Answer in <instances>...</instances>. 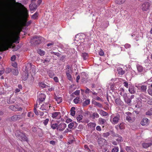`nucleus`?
Wrapping results in <instances>:
<instances>
[{
  "label": "nucleus",
  "mask_w": 152,
  "mask_h": 152,
  "mask_svg": "<svg viewBox=\"0 0 152 152\" xmlns=\"http://www.w3.org/2000/svg\"><path fill=\"white\" fill-rule=\"evenodd\" d=\"M118 73L119 75H122L125 73V71L121 67H119L117 69Z\"/></svg>",
  "instance_id": "obj_16"
},
{
  "label": "nucleus",
  "mask_w": 152,
  "mask_h": 152,
  "mask_svg": "<svg viewBox=\"0 0 152 152\" xmlns=\"http://www.w3.org/2000/svg\"><path fill=\"white\" fill-rule=\"evenodd\" d=\"M115 102L118 105H121L123 104V102L121 100L118 98H116L115 99Z\"/></svg>",
  "instance_id": "obj_19"
},
{
  "label": "nucleus",
  "mask_w": 152,
  "mask_h": 152,
  "mask_svg": "<svg viewBox=\"0 0 152 152\" xmlns=\"http://www.w3.org/2000/svg\"><path fill=\"white\" fill-rule=\"evenodd\" d=\"M17 117L16 115H14L11 117L9 118L8 120L10 121H17Z\"/></svg>",
  "instance_id": "obj_24"
},
{
  "label": "nucleus",
  "mask_w": 152,
  "mask_h": 152,
  "mask_svg": "<svg viewBox=\"0 0 152 152\" xmlns=\"http://www.w3.org/2000/svg\"><path fill=\"white\" fill-rule=\"evenodd\" d=\"M42 39V37H41L35 36L31 39V42L32 45L36 46L41 43Z\"/></svg>",
  "instance_id": "obj_3"
},
{
  "label": "nucleus",
  "mask_w": 152,
  "mask_h": 152,
  "mask_svg": "<svg viewBox=\"0 0 152 152\" xmlns=\"http://www.w3.org/2000/svg\"><path fill=\"white\" fill-rule=\"evenodd\" d=\"M82 56L84 60H86L88 58V54L86 53H83L82 54Z\"/></svg>",
  "instance_id": "obj_33"
},
{
  "label": "nucleus",
  "mask_w": 152,
  "mask_h": 152,
  "mask_svg": "<svg viewBox=\"0 0 152 152\" xmlns=\"http://www.w3.org/2000/svg\"><path fill=\"white\" fill-rule=\"evenodd\" d=\"M75 108L74 107H72L71 109L70 114L72 116H74L76 112H75Z\"/></svg>",
  "instance_id": "obj_23"
},
{
  "label": "nucleus",
  "mask_w": 152,
  "mask_h": 152,
  "mask_svg": "<svg viewBox=\"0 0 152 152\" xmlns=\"http://www.w3.org/2000/svg\"><path fill=\"white\" fill-rule=\"evenodd\" d=\"M12 71V69H11L10 68H6V70H5V72L7 73H10V72H11Z\"/></svg>",
  "instance_id": "obj_55"
},
{
  "label": "nucleus",
  "mask_w": 152,
  "mask_h": 152,
  "mask_svg": "<svg viewBox=\"0 0 152 152\" xmlns=\"http://www.w3.org/2000/svg\"><path fill=\"white\" fill-rule=\"evenodd\" d=\"M149 94L152 96V90L149 89L148 90Z\"/></svg>",
  "instance_id": "obj_64"
},
{
  "label": "nucleus",
  "mask_w": 152,
  "mask_h": 152,
  "mask_svg": "<svg viewBox=\"0 0 152 152\" xmlns=\"http://www.w3.org/2000/svg\"><path fill=\"white\" fill-rule=\"evenodd\" d=\"M124 47L126 48H129L131 47V45L128 44H126L124 45Z\"/></svg>",
  "instance_id": "obj_62"
},
{
  "label": "nucleus",
  "mask_w": 152,
  "mask_h": 152,
  "mask_svg": "<svg viewBox=\"0 0 152 152\" xmlns=\"http://www.w3.org/2000/svg\"><path fill=\"white\" fill-rule=\"evenodd\" d=\"M51 127L53 129H57V128H58V125L56 123L55 124H52V123L50 125Z\"/></svg>",
  "instance_id": "obj_29"
},
{
  "label": "nucleus",
  "mask_w": 152,
  "mask_h": 152,
  "mask_svg": "<svg viewBox=\"0 0 152 152\" xmlns=\"http://www.w3.org/2000/svg\"><path fill=\"white\" fill-rule=\"evenodd\" d=\"M99 54L100 56H103L104 54L103 51L102 49L100 50V51L99 52Z\"/></svg>",
  "instance_id": "obj_57"
},
{
  "label": "nucleus",
  "mask_w": 152,
  "mask_h": 152,
  "mask_svg": "<svg viewBox=\"0 0 152 152\" xmlns=\"http://www.w3.org/2000/svg\"><path fill=\"white\" fill-rule=\"evenodd\" d=\"M142 145L144 148H147L150 146L148 143H143L142 144Z\"/></svg>",
  "instance_id": "obj_42"
},
{
  "label": "nucleus",
  "mask_w": 152,
  "mask_h": 152,
  "mask_svg": "<svg viewBox=\"0 0 152 152\" xmlns=\"http://www.w3.org/2000/svg\"><path fill=\"white\" fill-rule=\"evenodd\" d=\"M50 61V58L48 57L46 58L44 60L43 63H45L49 62Z\"/></svg>",
  "instance_id": "obj_48"
},
{
  "label": "nucleus",
  "mask_w": 152,
  "mask_h": 152,
  "mask_svg": "<svg viewBox=\"0 0 152 152\" xmlns=\"http://www.w3.org/2000/svg\"><path fill=\"white\" fill-rule=\"evenodd\" d=\"M47 73L48 74L49 76L51 78H52L55 75V74L53 72L50 70H48L47 71Z\"/></svg>",
  "instance_id": "obj_17"
},
{
  "label": "nucleus",
  "mask_w": 152,
  "mask_h": 152,
  "mask_svg": "<svg viewBox=\"0 0 152 152\" xmlns=\"http://www.w3.org/2000/svg\"><path fill=\"white\" fill-rule=\"evenodd\" d=\"M124 125L123 123H121L119 126V128L121 129H124Z\"/></svg>",
  "instance_id": "obj_49"
},
{
  "label": "nucleus",
  "mask_w": 152,
  "mask_h": 152,
  "mask_svg": "<svg viewBox=\"0 0 152 152\" xmlns=\"http://www.w3.org/2000/svg\"><path fill=\"white\" fill-rule=\"evenodd\" d=\"M148 120V119L147 118L143 119L142 121L141 122V124L142 125H145L147 124Z\"/></svg>",
  "instance_id": "obj_38"
},
{
  "label": "nucleus",
  "mask_w": 152,
  "mask_h": 152,
  "mask_svg": "<svg viewBox=\"0 0 152 152\" xmlns=\"http://www.w3.org/2000/svg\"><path fill=\"white\" fill-rule=\"evenodd\" d=\"M4 87H5V88L6 89L7 88H8L9 87H11L9 85H8L6 83H4Z\"/></svg>",
  "instance_id": "obj_59"
},
{
  "label": "nucleus",
  "mask_w": 152,
  "mask_h": 152,
  "mask_svg": "<svg viewBox=\"0 0 152 152\" xmlns=\"http://www.w3.org/2000/svg\"><path fill=\"white\" fill-rule=\"evenodd\" d=\"M97 110L99 112V114L102 115L106 116L108 115V113L102 110L97 109Z\"/></svg>",
  "instance_id": "obj_14"
},
{
  "label": "nucleus",
  "mask_w": 152,
  "mask_h": 152,
  "mask_svg": "<svg viewBox=\"0 0 152 152\" xmlns=\"http://www.w3.org/2000/svg\"><path fill=\"white\" fill-rule=\"evenodd\" d=\"M31 66H32V65H31V63L28 64V65H27V66H26V70H27L28 71V69L29 68V67H30V68H31Z\"/></svg>",
  "instance_id": "obj_60"
},
{
  "label": "nucleus",
  "mask_w": 152,
  "mask_h": 152,
  "mask_svg": "<svg viewBox=\"0 0 152 152\" xmlns=\"http://www.w3.org/2000/svg\"><path fill=\"white\" fill-rule=\"evenodd\" d=\"M80 101V98L79 97L75 98L73 100L74 102L77 104Z\"/></svg>",
  "instance_id": "obj_46"
},
{
  "label": "nucleus",
  "mask_w": 152,
  "mask_h": 152,
  "mask_svg": "<svg viewBox=\"0 0 152 152\" xmlns=\"http://www.w3.org/2000/svg\"><path fill=\"white\" fill-rule=\"evenodd\" d=\"M110 134L109 132H107L106 133H103L102 135V136L104 137H107L110 135Z\"/></svg>",
  "instance_id": "obj_45"
},
{
  "label": "nucleus",
  "mask_w": 152,
  "mask_h": 152,
  "mask_svg": "<svg viewBox=\"0 0 152 152\" xmlns=\"http://www.w3.org/2000/svg\"><path fill=\"white\" fill-rule=\"evenodd\" d=\"M119 116H115L113 118V122L112 123L114 124H116L118 123V121L119 119Z\"/></svg>",
  "instance_id": "obj_20"
},
{
  "label": "nucleus",
  "mask_w": 152,
  "mask_h": 152,
  "mask_svg": "<svg viewBox=\"0 0 152 152\" xmlns=\"http://www.w3.org/2000/svg\"><path fill=\"white\" fill-rule=\"evenodd\" d=\"M66 127V125L64 123H62L58 125L57 130L60 131H63Z\"/></svg>",
  "instance_id": "obj_6"
},
{
  "label": "nucleus",
  "mask_w": 152,
  "mask_h": 152,
  "mask_svg": "<svg viewBox=\"0 0 152 152\" xmlns=\"http://www.w3.org/2000/svg\"><path fill=\"white\" fill-rule=\"evenodd\" d=\"M74 122H72L69 124L68 125V127L70 129H72V128L73 127H74Z\"/></svg>",
  "instance_id": "obj_44"
},
{
  "label": "nucleus",
  "mask_w": 152,
  "mask_h": 152,
  "mask_svg": "<svg viewBox=\"0 0 152 152\" xmlns=\"http://www.w3.org/2000/svg\"><path fill=\"white\" fill-rule=\"evenodd\" d=\"M126 114L127 115L126 116V120L128 121H130L132 120L131 116L132 115V113L129 112L126 113Z\"/></svg>",
  "instance_id": "obj_13"
},
{
  "label": "nucleus",
  "mask_w": 152,
  "mask_h": 152,
  "mask_svg": "<svg viewBox=\"0 0 152 152\" xmlns=\"http://www.w3.org/2000/svg\"><path fill=\"white\" fill-rule=\"evenodd\" d=\"M122 96L124 99L125 102L128 105H131L132 100L131 99L127 96V94L126 93H124Z\"/></svg>",
  "instance_id": "obj_4"
},
{
  "label": "nucleus",
  "mask_w": 152,
  "mask_h": 152,
  "mask_svg": "<svg viewBox=\"0 0 152 152\" xmlns=\"http://www.w3.org/2000/svg\"><path fill=\"white\" fill-rule=\"evenodd\" d=\"M65 56H62L61 57H60V60L63 62H64L65 61Z\"/></svg>",
  "instance_id": "obj_58"
},
{
  "label": "nucleus",
  "mask_w": 152,
  "mask_h": 152,
  "mask_svg": "<svg viewBox=\"0 0 152 152\" xmlns=\"http://www.w3.org/2000/svg\"><path fill=\"white\" fill-rule=\"evenodd\" d=\"M88 125L91 128H94L95 126H96V124L95 123L91 122L88 124Z\"/></svg>",
  "instance_id": "obj_28"
},
{
  "label": "nucleus",
  "mask_w": 152,
  "mask_h": 152,
  "mask_svg": "<svg viewBox=\"0 0 152 152\" xmlns=\"http://www.w3.org/2000/svg\"><path fill=\"white\" fill-rule=\"evenodd\" d=\"M15 134L16 136L22 141H27L28 138L26 137L25 133L21 132L19 131H17L15 132Z\"/></svg>",
  "instance_id": "obj_2"
},
{
  "label": "nucleus",
  "mask_w": 152,
  "mask_h": 152,
  "mask_svg": "<svg viewBox=\"0 0 152 152\" xmlns=\"http://www.w3.org/2000/svg\"><path fill=\"white\" fill-rule=\"evenodd\" d=\"M90 101L89 99L86 100L83 103V106H85L87 105H88L90 104Z\"/></svg>",
  "instance_id": "obj_40"
},
{
  "label": "nucleus",
  "mask_w": 152,
  "mask_h": 152,
  "mask_svg": "<svg viewBox=\"0 0 152 152\" xmlns=\"http://www.w3.org/2000/svg\"><path fill=\"white\" fill-rule=\"evenodd\" d=\"M38 13L37 12H35L32 15V18L34 19H36L38 17Z\"/></svg>",
  "instance_id": "obj_50"
},
{
  "label": "nucleus",
  "mask_w": 152,
  "mask_h": 152,
  "mask_svg": "<svg viewBox=\"0 0 152 152\" xmlns=\"http://www.w3.org/2000/svg\"><path fill=\"white\" fill-rule=\"evenodd\" d=\"M99 115L97 113H94L91 116L93 119H94L95 118H98L99 117Z\"/></svg>",
  "instance_id": "obj_30"
},
{
  "label": "nucleus",
  "mask_w": 152,
  "mask_h": 152,
  "mask_svg": "<svg viewBox=\"0 0 152 152\" xmlns=\"http://www.w3.org/2000/svg\"><path fill=\"white\" fill-rule=\"evenodd\" d=\"M92 103L93 104L99 107H102V105L101 103L99 102H97L95 100H92Z\"/></svg>",
  "instance_id": "obj_21"
},
{
  "label": "nucleus",
  "mask_w": 152,
  "mask_h": 152,
  "mask_svg": "<svg viewBox=\"0 0 152 152\" xmlns=\"http://www.w3.org/2000/svg\"><path fill=\"white\" fill-rule=\"evenodd\" d=\"M116 140L118 141V143H119L122 141L123 140L122 139V137L121 136H119V137Z\"/></svg>",
  "instance_id": "obj_52"
},
{
  "label": "nucleus",
  "mask_w": 152,
  "mask_h": 152,
  "mask_svg": "<svg viewBox=\"0 0 152 152\" xmlns=\"http://www.w3.org/2000/svg\"><path fill=\"white\" fill-rule=\"evenodd\" d=\"M106 140L102 138H101L98 140V142L99 145L100 146H102L104 144V142Z\"/></svg>",
  "instance_id": "obj_12"
},
{
  "label": "nucleus",
  "mask_w": 152,
  "mask_h": 152,
  "mask_svg": "<svg viewBox=\"0 0 152 152\" xmlns=\"http://www.w3.org/2000/svg\"><path fill=\"white\" fill-rule=\"evenodd\" d=\"M123 84H124V86L126 88H128L129 87L128 83L126 81L124 82Z\"/></svg>",
  "instance_id": "obj_61"
},
{
  "label": "nucleus",
  "mask_w": 152,
  "mask_h": 152,
  "mask_svg": "<svg viewBox=\"0 0 152 152\" xmlns=\"http://www.w3.org/2000/svg\"><path fill=\"white\" fill-rule=\"evenodd\" d=\"M39 85L40 87L42 88H46L48 86V85L42 82L39 83Z\"/></svg>",
  "instance_id": "obj_39"
},
{
  "label": "nucleus",
  "mask_w": 152,
  "mask_h": 152,
  "mask_svg": "<svg viewBox=\"0 0 152 152\" xmlns=\"http://www.w3.org/2000/svg\"><path fill=\"white\" fill-rule=\"evenodd\" d=\"M137 68L138 72H142L143 71V68L141 65L137 64Z\"/></svg>",
  "instance_id": "obj_27"
},
{
  "label": "nucleus",
  "mask_w": 152,
  "mask_h": 152,
  "mask_svg": "<svg viewBox=\"0 0 152 152\" xmlns=\"http://www.w3.org/2000/svg\"><path fill=\"white\" fill-rule=\"evenodd\" d=\"M28 77V73L27 72H24L22 75V79L24 80H26Z\"/></svg>",
  "instance_id": "obj_18"
},
{
  "label": "nucleus",
  "mask_w": 152,
  "mask_h": 152,
  "mask_svg": "<svg viewBox=\"0 0 152 152\" xmlns=\"http://www.w3.org/2000/svg\"><path fill=\"white\" fill-rule=\"evenodd\" d=\"M66 75L68 80H71L72 77L71 75L69 73V70H68L66 72Z\"/></svg>",
  "instance_id": "obj_26"
},
{
  "label": "nucleus",
  "mask_w": 152,
  "mask_h": 152,
  "mask_svg": "<svg viewBox=\"0 0 152 152\" xmlns=\"http://www.w3.org/2000/svg\"><path fill=\"white\" fill-rule=\"evenodd\" d=\"M129 92L131 94H134L135 93L134 87L133 86H130L129 88Z\"/></svg>",
  "instance_id": "obj_15"
},
{
  "label": "nucleus",
  "mask_w": 152,
  "mask_h": 152,
  "mask_svg": "<svg viewBox=\"0 0 152 152\" xmlns=\"http://www.w3.org/2000/svg\"><path fill=\"white\" fill-rule=\"evenodd\" d=\"M126 0H115V3L117 4H121L125 2Z\"/></svg>",
  "instance_id": "obj_34"
},
{
  "label": "nucleus",
  "mask_w": 152,
  "mask_h": 152,
  "mask_svg": "<svg viewBox=\"0 0 152 152\" xmlns=\"http://www.w3.org/2000/svg\"><path fill=\"white\" fill-rule=\"evenodd\" d=\"M31 23V21L30 20L28 22H26L25 23V25L26 26H29Z\"/></svg>",
  "instance_id": "obj_56"
},
{
  "label": "nucleus",
  "mask_w": 152,
  "mask_h": 152,
  "mask_svg": "<svg viewBox=\"0 0 152 152\" xmlns=\"http://www.w3.org/2000/svg\"><path fill=\"white\" fill-rule=\"evenodd\" d=\"M151 4L148 2H144L142 5V9L143 11H147L149 9Z\"/></svg>",
  "instance_id": "obj_5"
},
{
  "label": "nucleus",
  "mask_w": 152,
  "mask_h": 152,
  "mask_svg": "<svg viewBox=\"0 0 152 152\" xmlns=\"http://www.w3.org/2000/svg\"><path fill=\"white\" fill-rule=\"evenodd\" d=\"M132 147L126 146L125 149L127 152H134L132 149Z\"/></svg>",
  "instance_id": "obj_37"
},
{
  "label": "nucleus",
  "mask_w": 152,
  "mask_h": 152,
  "mask_svg": "<svg viewBox=\"0 0 152 152\" xmlns=\"http://www.w3.org/2000/svg\"><path fill=\"white\" fill-rule=\"evenodd\" d=\"M99 124L102 125H105L106 122V121L104 119L102 118H99Z\"/></svg>",
  "instance_id": "obj_22"
},
{
  "label": "nucleus",
  "mask_w": 152,
  "mask_h": 152,
  "mask_svg": "<svg viewBox=\"0 0 152 152\" xmlns=\"http://www.w3.org/2000/svg\"><path fill=\"white\" fill-rule=\"evenodd\" d=\"M9 108L13 111H21L22 110V108L20 107L18 108L17 105L14 106V105H12L10 106Z\"/></svg>",
  "instance_id": "obj_7"
},
{
  "label": "nucleus",
  "mask_w": 152,
  "mask_h": 152,
  "mask_svg": "<svg viewBox=\"0 0 152 152\" xmlns=\"http://www.w3.org/2000/svg\"><path fill=\"white\" fill-rule=\"evenodd\" d=\"M119 151V148L118 147L115 146L112 150V152H118Z\"/></svg>",
  "instance_id": "obj_43"
},
{
  "label": "nucleus",
  "mask_w": 152,
  "mask_h": 152,
  "mask_svg": "<svg viewBox=\"0 0 152 152\" xmlns=\"http://www.w3.org/2000/svg\"><path fill=\"white\" fill-rule=\"evenodd\" d=\"M147 115H152V108L149 109L145 113Z\"/></svg>",
  "instance_id": "obj_41"
},
{
  "label": "nucleus",
  "mask_w": 152,
  "mask_h": 152,
  "mask_svg": "<svg viewBox=\"0 0 152 152\" xmlns=\"http://www.w3.org/2000/svg\"><path fill=\"white\" fill-rule=\"evenodd\" d=\"M61 113L60 112H55L52 113V117L53 118H56L58 119L61 118Z\"/></svg>",
  "instance_id": "obj_9"
},
{
  "label": "nucleus",
  "mask_w": 152,
  "mask_h": 152,
  "mask_svg": "<svg viewBox=\"0 0 152 152\" xmlns=\"http://www.w3.org/2000/svg\"><path fill=\"white\" fill-rule=\"evenodd\" d=\"M83 116L82 115H79L77 117V119L78 122L83 123L84 121H83Z\"/></svg>",
  "instance_id": "obj_25"
},
{
  "label": "nucleus",
  "mask_w": 152,
  "mask_h": 152,
  "mask_svg": "<svg viewBox=\"0 0 152 152\" xmlns=\"http://www.w3.org/2000/svg\"><path fill=\"white\" fill-rule=\"evenodd\" d=\"M49 108L50 107V105L49 106L48 103H45L41 105L40 109L42 110L48 111L49 109Z\"/></svg>",
  "instance_id": "obj_8"
},
{
  "label": "nucleus",
  "mask_w": 152,
  "mask_h": 152,
  "mask_svg": "<svg viewBox=\"0 0 152 152\" xmlns=\"http://www.w3.org/2000/svg\"><path fill=\"white\" fill-rule=\"evenodd\" d=\"M37 128L35 127H33L31 128V130L34 132H35L37 131Z\"/></svg>",
  "instance_id": "obj_54"
},
{
  "label": "nucleus",
  "mask_w": 152,
  "mask_h": 152,
  "mask_svg": "<svg viewBox=\"0 0 152 152\" xmlns=\"http://www.w3.org/2000/svg\"><path fill=\"white\" fill-rule=\"evenodd\" d=\"M46 98V96L45 94H39L38 96V99L39 101V102H42L44 101Z\"/></svg>",
  "instance_id": "obj_10"
},
{
  "label": "nucleus",
  "mask_w": 152,
  "mask_h": 152,
  "mask_svg": "<svg viewBox=\"0 0 152 152\" xmlns=\"http://www.w3.org/2000/svg\"><path fill=\"white\" fill-rule=\"evenodd\" d=\"M19 39V37H13L7 41L3 42L1 44L0 43V46L4 50H6L8 49L9 46L10 44H12L14 43H18Z\"/></svg>",
  "instance_id": "obj_1"
},
{
  "label": "nucleus",
  "mask_w": 152,
  "mask_h": 152,
  "mask_svg": "<svg viewBox=\"0 0 152 152\" xmlns=\"http://www.w3.org/2000/svg\"><path fill=\"white\" fill-rule=\"evenodd\" d=\"M147 89L146 86H145L142 85L140 86V90L142 92H145L146 91Z\"/></svg>",
  "instance_id": "obj_36"
},
{
  "label": "nucleus",
  "mask_w": 152,
  "mask_h": 152,
  "mask_svg": "<svg viewBox=\"0 0 152 152\" xmlns=\"http://www.w3.org/2000/svg\"><path fill=\"white\" fill-rule=\"evenodd\" d=\"M37 53L41 56H43L45 54L44 51L41 49H39L37 50Z\"/></svg>",
  "instance_id": "obj_32"
},
{
  "label": "nucleus",
  "mask_w": 152,
  "mask_h": 152,
  "mask_svg": "<svg viewBox=\"0 0 152 152\" xmlns=\"http://www.w3.org/2000/svg\"><path fill=\"white\" fill-rule=\"evenodd\" d=\"M90 92H92L91 91H90L88 88H86V89L85 91V93L86 94H88Z\"/></svg>",
  "instance_id": "obj_63"
},
{
  "label": "nucleus",
  "mask_w": 152,
  "mask_h": 152,
  "mask_svg": "<svg viewBox=\"0 0 152 152\" xmlns=\"http://www.w3.org/2000/svg\"><path fill=\"white\" fill-rule=\"evenodd\" d=\"M38 6V5H37L34 2H31V4L29 5V8L30 10L34 11L36 10Z\"/></svg>",
  "instance_id": "obj_11"
},
{
  "label": "nucleus",
  "mask_w": 152,
  "mask_h": 152,
  "mask_svg": "<svg viewBox=\"0 0 152 152\" xmlns=\"http://www.w3.org/2000/svg\"><path fill=\"white\" fill-rule=\"evenodd\" d=\"M55 99L57 101L58 104H59L62 101V98L61 97H56L55 98Z\"/></svg>",
  "instance_id": "obj_35"
},
{
  "label": "nucleus",
  "mask_w": 152,
  "mask_h": 152,
  "mask_svg": "<svg viewBox=\"0 0 152 152\" xmlns=\"http://www.w3.org/2000/svg\"><path fill=\"white\" fill-rule=\"evenodd\" d=\"M17 115V120H19L20 119H21L23 118V116L22 115Z\"/></svg>",
  "instance_id": "obj_51"
},
{
  "label": "nucleus",
  "mask_w": 152,
  "mask_h": 152,
  "mask_svg": "<svg viewBox=\"0 0 152 152\" xmlns=\"http://www.w3.org/2000/svg\"><path fill=\"white\" fill-rule=\"evenodd\" d=\"M49 120L48 118L45 119L43 121V124H44L45 126H46L48 124Z\"/></svg>",
  "instance_id": "obj_53"
},
{
  "label": "nucleus",
  "mask_w": 152,
  "mask_h": 152,
  "mask_svg": "<svg viewBox=\"0 0 152 152\" xmlns=\"http://www.w3.org/2000/svg\"><path fill=\"white\" fill-rule=\"evenodd\" d=\"M11 72L12 74L15 75H17L18 73V72L17 69H12Z\"/></svg>",
  "instance_id": "obj_31"
},
{
  "label": "nucleus",
  "mask_w": 152,
  "mask_h": 152,
  "mask_svg": "<svg viewBox=\"0 0 152 152\" xmlns=\"http://www.w3.org/2000/svg\"><path fill=\"white\" fill-rule=\"evenodd\" d=\"M80 93V90H76L74 92L72 93L71 95L72 96H73L74 94H75L76 95H78Z\"/></svg>",
  "instance_id": "obj_47"
}]
</instances>
